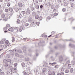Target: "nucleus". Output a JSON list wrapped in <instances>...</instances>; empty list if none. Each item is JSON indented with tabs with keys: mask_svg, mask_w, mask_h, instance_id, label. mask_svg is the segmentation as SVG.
Masks as SVG:
<instances>
[{
	"mask_svg": "<svg viewBox=\"0 0 75 75\" xmlns=\"http://www.w3.org/2000/svg\"><path fill=\"white\" fill-rule=\"evenodd\" d=\"M11 71L13 72V73H17L18 72V70L17 69V67H15L12 70H11Z\"/></svg>",
	"mask_w": 75,
	"mask_h": 75,
	"instance_id": "obj_2",
	"label": "nucleus"
},
{
	"mask_svg": "<svg viewBox=\"0 0 75 75\" xmlns=\"http://www.w3.org/2000/svg\"><path fill=\"white\" fill-rule=\"evenodd\" d=\"M57 67V66H55V67Z\"/></svg>",
	"mask_w": 75,
	"mask_h": 75,
	"instance_id": "obj_62",
	"label": "nucleus"
},
{
	"mask_svg": "<svg viewBox=\"0 0 75 75\" xmlns=\"http://www.w3.org/2000/svg\"><path fill=\"white\" fill-rule=\"evenodd\" d=\"M17 17H18V18H21L23 17V16L21 15H20L18 16Z\"/></svg>",
	"mask_w": 75,
	"mask_h": 75,
	"instance_id": "obj_9",
	"label": "nucleus"
},
{
	"mask_svg": "<svg viewBox=\"0 0 75 75\" xmlns=\"http://www.w3.org/2000/svg\"><path fill=\"white\" fill-rule=\"evenodd\" d=\"M51 74L52 75H55V73L53 71H51Z\"/></svg>",
	"mask_w": 75,
	"mask_h": 75,
	"instance_id": "obj_30",
	"label": "nucleus"
},
{
	"mask_svg": "<svg viewBox=\"0 0 75 75\" xmlns=\"http://www.w3.org/2000/svg\"><path fill=\"white\" fill-rule=\"evenodd\" d=\"M19 30L20 32L22 31V30H23V27H22V26H21L20 27Z\"/></svg>",
	"mask_w": 75,
	"mask_h": 75,
	"instance_id": "obj_7",
	"label": "nucleus"
},
{
	"mask_svg": "<svg viewBox=\"0 0 75 75\" xmlns=\"http://www.w3.org/2000/svg\"><path fill=\"white\" fill-rule=\"evenodd\" d=\"M5 11L6 12H8V10L7 9H6Z\"/></svg>",
	"mask_w": 75,
	"mask_h": 75,
	"instance_id": "obj_32",
	"label": "nucleus"
},
{
	"mask_svg": "<svg viewBox=\"0 0 75 75\" xmlns=\"http://www.w3.org/2000/svg\"><path fill=\"white\" fill-rule=\"evenodd\" d=\"M15 10L16 11H18V9L16 8H15Z\"/></svg>",
	"mask_w": 75,
	"mask_h": 75,
	"instance_id": "obj_36",
	"label": "nucleus"
},
{
	"mask_svg": "<svg viewBox=\"0 0 75 75\" xmlns=\"http://www.w3.org/2000/svg\"><path fill=\"white\" fill-rule=\"evenodd\" d=\"M7 20H8V17L6 16L4 18V21H7Z\"/></svg>",
	"mask_w": 75,
	"mask_h": 75,
	"instance_id": "obj_6",
	"label": "nucleus"
},
{
	"mask_svg": "<svg viewBox=\"0 0 75 75\" xmlns=\"http://www.w3.org/2000/svg\"><path fill=\"white\" fill-rule=\"evenodd\" d=\"M24 74V75H28V74H27V73L26 72H25Z\"/></svg>",
	"mask_w": 75,
	"mask_h": 75,
	"instance_id": "obj_42",
	"label": "nucleus"
},
{
	"mask_svg": "<svg viewBox=\"0 0 75 75\" xmlns=\"http://www.w3.org/2000/svg\"><path fill=\"white\" fill-rule=\"evenodd\" d=\"M57 75H61L59 73H58Z\"/></svg>",
	"mask_w": 75,
	"mask_h": 75,
	"instance_id": "obj_48",
	"label": "nucleus"
},
{
	"mask_svg": "<svg viewBox=\"0 0 75 75\" xmlns=\"http://www.w3.org/2000/svg\"><path fill=\"white\" fill-rule=\"evenodd\" d=\"M43 7V6L42 5H41L40 6V8H42Z\"/></svg>",
	"mask_w": 75,
	"mask_h": 75,
	"instance_id": "obj_41",
	"label": "nucleus"
},
{
	"mask_svg": "<svg viewBox=\"0 0 75 75\" xmlns=\"http://www.w3.org/2000/svg\"><path fill=\"white\" fill-rule=\"evenodd\" d=\"M60 75H64V72H62L60 73Z\"/></svg>",
	"mask_w": 75,
	"mask_h": 75,
	"instance_id": "obj_34",
	"label": "nucleus"
},
{
	"mask_svg": "<svg viewBox=\"0 0 75 75\" xmlns=\"http://www.w3.org/2000/svg\"><path fill=\"white\" fill-rule=\"evenodd\" d=\"M56 9H54V11H56Z\"/></svg>",
	"mask_w": 75,
	"mask_h": 75,
	"instance_id": "obj_56",
	"label": "nucleus"
},
{
	"mask_svg": "<svg viewBox=\"0 0 75 75\" xmlns=\"http://www.w3.org/2000/svg\"><path fill=\"white\" fill-rule=\"evenodd\" d=\"M6 45H7L8 47L10 46V42L8 43H7Z\"/></svg>",
	"mask_w": 75,
	"mask_h": 75,
	"instance_id": "obj_23",
	"label": "nucleus"
},
{
	"mask_svg": "<svg viewBox=\"0 0 75 75\" xmlns=\"http://www.w3.org/2000/svg\"><path fill=\"white\" fill-rule=\"evenodd\" d=\"M69 72V70L68 69H66L65 71V73H68Z\"/></svg>",
	"mask_w": 75,
	"mask_h": 75,
	"instance_id": "obj_12",
	"label": "nucleus"
},
{
	"mask_svg": "<svg viewBox=\"0 0 75 75\" xmlns=\"http://www.w3.org/2000/svg\"><path fill=\"white\" fill-rule=\"evenodd\" d=\"M1 7V5H0V8Z\"/></svg>",
	"mask_w": 75,
	"mask_h": 75,
	"instance_id": "obj_59",
	"label": "nucleus"
},
{
	"mask_svg": "<svg viewBox=\"0 0 75 75\" xmlns=\"http://www.w3.org/2000/svg\"><path fill=\"white\" fill-rule=\"evenodd\" d=\"M18 5L19 7H23V4L21 2H19L18 3Z\"/></svg>",
	"mask_w": 75,
	"mask_h": 75,
	"instance_id": "obj_4",
	"label": "nucleus"
},
{
	"mask_svg": "<svg viewBox=\"0 0 75 75\" xmlns=\"http://www.w3.org/2000/svg\"><path fill=\"white\" fill-rule=\"evenodd\" d=\"M7 45H4V47H5V48H6V47H7Z\"/></svg>",
	"mask_w": 75,
	"mask_h": 75,
	"instance_id": "obj_40",
	"label": "nucleus"
},
{
	"mask_svg": "<svg viewBox=\"0 0 75 75\" xmlns=\"http://www.w3.org/2000/svg\"><path fill=\"white\" fill-rule=\"evenodd\" d=\"M55 34V32L54 31H52V34L53 35V34Z\"/></svg>",
	"mask_w": 75,
	"mask_h": 75,
	"instance_id": "obj_38",
	"label": "nucleus"
},
{
	"mask_svg": "<svg viewBox=\"0 0 75 75\" xmlns=\"http://www.w3.org/2000/svg\"><path fill=\"white\" fill-rule=\"evenodd\" d=\"M48 75H52L51 74H49Z\"/></svg>",
	"mask_w": 75,
	"mask_h": 75,
	"instance_id": "obj_57",
	"label": "nucleus"
},
{
	"mask_svg": "<svg viewBox=\"0 0 75 75\" xmlns=\"http://www.w3.org/2000/svg\"><path fill=\"white\" fill-rule=\"evenodd\" d=\"M2 50H3V49H0V51H1Z\"/></svg>",
	"mask_w": 75,
	"mask_h": 75,
	"instance_id": "obj_47",
	"label": "nucleus"
},
{
	"mask_svg": "<svg viewBox=\"0 0 75 75\" xmlns=\"http://www.w3.org/2000/svg\"><path fill=\"white\" fill-rule=\"evenodd\" d=\"M50 64H51V63H50Z\"/></svg>",
	"mask_w": 75,
	"mask_h": 75,
	"instance_id": "obj_60",
	"label": "nucleus"
},
{
	"mask_svg": "<svg viewBox=\"0 0 75 75\" xmlns=\"http://www.w3.org/2000/svg\"><path fill=\"white\" fill-rule=\"evenodd\" d=\"M53 64H57V63L55 62H54L53 63H52Z\"/></svg>",
	"mask_w": 75,
	"mask_h": 75,
	"instance_id": "obj_44",
	"label": "nucleus"
},
{
	"mask_svg": "<svg viewBox=\"0 0 75 75\" xmlns=\"http://www.w3.org/2000/svg\"><path fill=\"white\" fill-rule=\"evenodd\" d=\"M32 10H34V8H32Z\"/></svg>",
	"mask_w": 75,
	"mask_h": 75,
	"instance_id": "obj_45",
	"label": "nucleus"
},
{
	"mask_svg": "<svg viewBox=\"0 0 75 75\" xmlns=\"http://www.w3.org/2000/svg\"><path fill=\"white\" fill-rule=\"evenodd\" d=\"M64 6H67V4H66V3H64Z\"/></svg>",
	"mask_w": 75,
	"mask_h": 75,
	"instance_id": "obj_49",
	"label": "nucleus"
},
{
	"mask_svg": "<svg viewBox=\"0 0 75 75\" xmlns=\"http://www.w3.org/2000/svg\"><path fill=\"white\" fill-rule=\"evenodd\" d=\"M38 18H39V16L37 15L35 16V19H38Z\"/></svg>",
	"mask_w": 75,
	"mask_h": 75,
	"instance_id": "obj_17",
	"label": "nucleus"
},
{
	"mask_svg": "<svg viewBox=\"0 0 75 75\" xmlns=\"http://www.w3.org/2000/svg\"><path fill=\"white\" fill-rule=\"evenodd\" d=\"M6 0L7 1H10V0Z\"/></svg>",
	"mask_w": 75,
	"mask_h": 75,
	"instance_id": "obj_50",
	"label": "nucleus"
},
{
	"mask_svg": "<svg viewBox=\"0 0 75 75\" xmlns=\"http://www.w3.org/2000/svg\"><path fill=\"white\" fill-rule=\"evenodd\" d=\"M42 19V18L41 16L39 18V21H41Z\"/></svg>",
	"mask_w": 75,
	"mask_h": 75,
	"instance_id": "obj_18",
	"label": "nucleus"
},
{
	"mask_svg": "<svg viewBox=\"0 0 75 75\" xmlns=\"http://www.w3.org/2000/svg\"><path fill=\"white\" fill-rule=\"evenodd\" d=\"M45 37H47V35H45Z\"/></svg>",
	"mask_w": 75,
	"mask_h": 75,
	"instance_id": "obj_54",
	"label": "nucleus"
},
{
	"mask_svg": "<svg viewBox=\"0 0 75 75\" xmlns=\"http://www.w3.org/2000/svg\"><path fill=\"white\" fill-rule=\"evenodd\" d=\"M17 22L18 24H20V20L19 19H18L17 20Z\"/></svg>",
	"mask_w": 75,
	"mask_h": 75,
	"instance_id": "obj_19",
	"label": "nucleus"
},
{
	"mask_svg": "<svg viewBox=\"0 0 75 75\" xmlns=\"http://www.w3.org/2000/svg\"><path fill=\"white\" fill-rule=\"evenodd\" d=\"M65 8H63V9H62V11H65Z\"/></svg>",
	"mask_w": 75,
	"mask_h": 75,
	"instance_id": "obj_39",
	"label": "nucleus"
},
{
	"mask_svg": "<svg viewBox=\"0 0 75 75\" xmlns=\"http://www.w3.org/2000/svg\"><path fill=\"white\" fill-rule=\"evenodd\" d=\"M1 70L0 69V73H1Z\"/></svg>",
	"mask_w": 75,
	"mask_h": 75,
	"instance_id": "obj_51",
	"label": "nucleus"
},
{
	"mask_svg": "<svg viewBox=\"0 0 75 75\" xmlns=\"http://www.w3.org/2000/svg\"><path fill=\"white\" fill-rule=\"evenodd\" d=\"M2 73L3 74H4V72L3 73V72H2Z\"/></svg>",
	"mask_w": 75,
	"mask_h": 75,
	"instance_id": "obj_58",
	"label": "nucleus"
},
{
	"mask_svg": "<svg viewBox=\"0 0 75 75\" xmlns=\"http://www.w3.org/2000/svg\"><path fill=\"white\" fill-rule=\"evenodd\" d=\"M5 33H7V31H5L4 32Z\"/></svg>",
	"mask_w": 75,
	"mask_h": 75,
	"instance_id": "obj_55",
	"label": "nucleus"
},
{
	"mask_svg": "<svg viewBox=\"0 0 75 75\" xmlns=\"http://www.w3.org/2000/svg\"><path fill=\"white\" fill-rule=\"evenodd\" d=\"M8 65V63H6L5 64V67H7Z\"/></svg>",
	"mask_w": 75,
	"mask_h": 75,
	"instance_id": "obj_20",
	"label": "nucleus"
},
{
	"mask_svg": "<svg viewBox=\"0 0 75 75\" xmlns=\"http://www.w3.org/2000/svg\"><path fill=\"white\" fill-rule=\"evenodd\" d=\"M10 5H11V4L10 3V2H8L7 3V6L8 7H10Z\"/></svg>",
	"mask_w": 75,
	"mask_h": 75,
	"instance_id": "obj_16",
	"label": "nucleus"
},
{
	"mask_svg": "<svg viewBox=\"0 0 75 75\" xmlns=\"http://www.w3.org/2000/svg\"><path fill=\"white\" fill-rule=\"evenodd\" d=\"M2 18H4L5 17V15L4 14H2L1 16Z\"/></svg>",
	"mask_w": 75,
	"mask_h": 75,
	"instance_id": "obj_21",
	"label": "nucleus"
},
{
	"mask_svg": "<svg viewBox=\"0 0 75 75\" xmlns=\"http://www.w3.org/2000/svg\"><path fill=\"white\" fill-rule=\"evenodd\" d=\"M61 0H58V2L59 3H61Z\"/></svg>",
	"mask_w": 75,
	"mask_h": 75,
	"instance_id": "obj_43",
	"label": "nucleus"
},
{
	"mask_svg": "<svg viewBox=\"0 0 75 75\" xmlns=\"http://www.w3.org/2000/svg\"><path fill=\"white\" fill-rule=\"evenodd\" d=\"M21 65L23 67H25V64L24 63H22L21 64Z\"/></svg>",
	"mask_w": 75,
	"mask_h": 75,
	"instance_id": "obj_14",
	"label": "nucleus"
},
{
	"mask_svg": "<svg viewBox=\"0 0 75 75\" xmlns=\"http://www.w3.org/2000/svg\"><path fill=\"white\" fill-rule=\"evenodd\" d=\"M14 66L15 67H16L17 66V63H15L14 64Z\"/></svg>",
	"mask_w": 75,
	"mask_h": 75,
	"instance_id": "obj_29",
	"label": "nucleus"
},
{
	"mask_svg": "<svg viewBox=\"0 0 75 75\" xmlns=\"http://www.w3.org/2000/svg\"><path fill=\"white\" fill-rule=\"evenodd\" d=\"M6 61H7V62H8L11 63V59H7Z\"/></svg>",
	"mask_w": 75,
	"mask_h": 75,
	"instance_id": "obj_11",
	"label": "nucleus"
},
{
	"mask_svg": "<svg viewBox=\"0 0 75 75\" xmlns=\"http://www.w3.org/2000/svg\"><path fill=\"white\" fill-rule=\"evenodd\" d=\"M9 11H10L11 12H12L13 11V8H9Z\"/></svg>",
	"mask_w": 75,
	"mask_h": 75,
	"instance_id": "obj_8",
	"label": "nucleus"
},
{
	"mask_svg": "<svg viewBox=\"0 0 75 75\" xmlns=\"http://www.w3.org/2000/svg\"><path fill=\"white\" fill-rule=\"evenodd\" d=\"M54 16H57V15H58V13H55L54 14Z\"/></svg>",
	"mask_w": 75,
	"mask_h": 75,
	"instance_id": "obj_37",
	"label": "nucleus"
},
{
	"mask_svg": "<svg viewBox=\"0 0 75 75\" xmlns=\"http://www.w3.org/2000/svg\"><path fill=\"white\" fill-rule=\"evenodd\" d=\"M48 72L49 74H50L51 73V71L50 70L48 71Z\"/></svg>",
	"mask_w": 75,
	"mask_h": 75,
	"instance_id": "obj_35",
	"label": "nucleus"
},
{
	"mask_svg": "<svg viewBox=\"0 0 75 75\" xmlns=\"http://www.w3.org/2000/svg\"><path fill=\"white\" fill-rule=\"evenodd\" d=\"M26 14L27 15H29L30 14V10L28 9H27V11L26 12Z\"/></svg>",
	"mask_w": 75,
	"mask_h": 75,
	"instance_id": "obj_3",
	"label": "nucleus"
},
{
	"mask_svg": "<svg viewBox=\"0 0 75 75\" xmlns=\"http://www.w3.org/2000/svg\"><path fill=\"white\" fill-rule=\"evenodd\" d=\"M8 30L11 32H13L14 31V29H13V28H9Z\"/></svg>",
	"mask_w": 75,
	"mask_h": 75,
	"instance_id": "obj_5",
	"label": "nucleus"
},
{
	"mask_svg": "<svg viewBox=\"0 0 75 75\" xmlns=\"http://www.w3.org/2000/svg\"><path fill=\"white\" fill-rule=\"evenodd\" d=\"M25 13V12L24 11H23L21 12V14H23V15H24Z\"/></svg>",
	"mask_w": 75,
	"mask_h": 75,
	"instance_id": "obj_15",
	"label": "nucleus"
},
{
	"mask_svg": "<svg viewBox=\"0 0 75 75\" xmlns=\"http://www.w3.org/2000/svg\"><path fill=\"white\" fill-rule=\"evenodd\" d=\"M70 1H74V0H70Z\"/></svg>",
	"mask_w": 75,
	"mask_h": 75,
	"instance_id": "obj_52",
	"label": "nucleus"
},
{
	"mask_svg": "<svg viewBox=\"0 0 75 75\" xmlns=\"http://www.w3.org/2000/svg\"><path fill=\"white\" fill-rule=\"evenodd\" d=\"M15 38H14V37H12V42H14L15 41Z\"/></svg>",
	"mask_w": 75,
	"mask_h": 75,
	"instance_id": "obj_13",
	"label": "nucleus"
},
{
	"mask_svg": "<svg viewBox=\"0 0 75 75\" xmlns=\"http://www.w3.org/2000/svg\"><path fill=\"white\" fill-rule=\"evenodd\" d=\"M35 20L31 22V24L32 25V27H35L36 26V22Z\"/></svg>",
	"mask_w": 75,
	"mask_h": 75,
	"instance_id": "obj_1",
	"label": "nucleus"
},
{
	"mask_svg": "<svg viewBox=\"0 0 75 75\" xmlns=\"http://www.w3.org/2000/svg\"><path fill=\"white\" fill-rule=\"evenodd\" d=\"M71 7H74V4L71 3Z\"/></svg>",
	"mask_w": 75,
	"mask_h": 75,
	"instance_id": "obj_31",
	"label": "nucleus"
},
{
	"mask_svg": "<svg viewBox=\"0 0 75 75\" xmlns=\"http://www.w3.org/2000/svg\"><path fill=\"white\" fill-rule=\"evenodd\" d=\"M73 71H74V69H73V68H71L70 69V72H71V73H72V72H73Z\"/></svg>",
	"mask_w": 75,
	"mask_h": 75,
	"instance_id": "obj_24",
	"label": "nucleus"
},
{
	"mask_svg": "<svg viewBox=\"0 0 75 75\" xmlns=\"http://www.w3.org/2000/svg\"><path fill=\"white\" fill-rule=\"evenodd\" d=\"M36 24H37L38 26H39V25L40 24V22H36Z\"/></svg>",
	"mask_w": 75,
	"mask_h": 75,
	"instance_id": "obj_25",
	"label": "nucleus"
},
{
	"mask_svg": "<svg viewBox=\"0 0 75 75\" xmlns=\"http://www.w3.org/2000/svg\"><path fill=\"white\" fill-rule=\"evenodd\" d=\"M52 36V35H50L49 36H48V37H51Z\"/></svg>",
	"mask_w": 75,
	"mask_h": 75,
	"instance_id": "obj_53",
	"label": "nucleus"
},
{
	"mask_svg": "<svg viewBox=\"0 0 75 75\" xmlns=\"http://www.w3.org/2000/svg\"><path fill=\"white\" fill-rule=\"evenodd\" d=\"M14 30H17V31H18V28L17 27H15L14 28Z\"/></svg>",
	"mask_w": 75,
	"mask_h": 75,
	"instance_id": "obj_22",
	"label": "nucleus"
},
{
	"mask_svg": "<svg viewBox=\"0 0 75 75\" xmlns=\"http://www.w3.org/2000/svg\"><path fill=\"white\" fill-rule=\"evenodd\" d=\"M35 7L36 9H38V8H39V6H38V5H37Z\"/></svg>",
	"mask_w": 75,
	"mask_h": 75,
	"instance_id": "obj_27",
	"label": "nucleus"
},
{
	"mask_svg": "<svg viewBox=\"0 0 75 75\" xmlns=\"http://www.w3.org/2000/svg\"><path fill=\"white\" fill-rule=\"evenodd\" d=\"M6 26L7 27H10V24H7Z\"/></svg>",
	"mask_w": 75,
	"mask_h": 75,
	"instance_id": "obj_33",
	"label": "nucleus"
},
{
	"mask_svg": "<svg viewBox=\"0 0 75 75\" xmlns=\"http://www.w3.org/2000/svg\"><path fill=\"white\" fill-rule=\"evenodd\" d=\"M28 25H29V24L28 23H26L25 24V27H27V26H28Z\"/></svg>",
	"mask_w": 75,
	"mask_h": 75,
	"instance_id": "obj_26",
	"label": "nucleus"
},
{
	"mask_svg": "<svg viewBox=\"0 0 75 75\" xmlns=\"http://www.w3.org/2000/svg\"><path fill=\"white\" fill-rule=\"evenodd\" d=\"M3 1V0H0V2H1Z\"/></svg>",
	"mask_w": 75,
	"mask_h": 75,
	"instance_id": "obj_46",
	"label": "nucleus"
},
{
	"mask_svg": "<svg viewBox=\"0 0 75 75\" xmlns=\"http://www.w3.org/2000/svg\"><path fill=\"white\" fill-rule=\"evenodd\" d=\"M5 43L6 45L7 44H8V43H9V41H8V40H6L5 42Z\"/></svg>",
	"mask_w": 75,
	"mask_h": 75,
	"instance_id": "obj_28",
	"label": "nucleus"
},
{
	"mask_svg": "<svg viewBox=\"0 0 75 75\" xmlns=\"http://www.w3.org/2000/svg\"><path fill=\"white\" fill-rule=\"evenodd\" d=\"M43 72H45L47 71V68H43L42 69Z\"/></svg>",
	"mask_w": 75,
	"mask_h": 75,
	"instance_id": "obj_10",
	"label": "nucleus"
},
{
	"mask_svg": "<svg viewBox=\"0 0 75 75\" xmlns=\"http://www.w3.org/2000/svg\"><path fill=\"white\" fill-rule=\"evenodd\" d=\"M30 20H31L30 18Z\"/></svg>",
	"mask_w": 75,
	"mask_h": 75,
	"instance_id": "obj_61",
	"label": "nucleus"
}]
</instances>
